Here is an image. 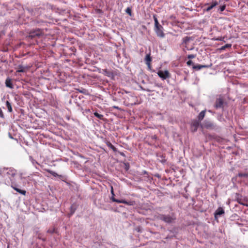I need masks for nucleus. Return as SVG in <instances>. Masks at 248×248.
Instances as JSON below:
<instances>
[{
  "instance_id": "1",
  "label": "nucleus",
  "mask_w": 248,
  "mask_h": 248,
  "mask_svg": "<svg viewBox=\"0 0 248 248\" xmlns=\"http://www.w3.org/2000/svg\"><path fill=\"white\" fill-rule=\"evenodd\" d=\"M11 181V186L15 189L17 192L23 195H25L26 191L20 189L23 181V177L22 175H16L13 178H12Z\"/></svg>"
},
{
  "instance_id": "2",
  "label": "nucleus",
  "mask_w": 248,
  "mask_h": 248,
  "mask_svg": "<svg viewBox=\"0 0 248 248\" xmlns=\"http://www.w3.org/2000/svg\"><path fill=\"white\" fill-rule=\"evenodd\" d=\"M16 175V171L12 168H0V184L2 182V177L7 176L11 180Z\"/></svg>"
},
{
  "instance_id": "3",
  "label": "nucleus",
  "mask_w": 248,
  "mask_h": 248,
  "mask_svg": "<svg viewBox=\"0 0 248 248\" xmlns=\"http://www.w3.org/2000/svg\"><path fill=\"white\" fill-rule=\"evenodd\" d=\"M155 217L157 219L160 220L168 224L173 223L176 219L175 215L173 213L168 215L158 214Z\"/></svg>"
},
{
  "instance_id": "4",
  "label": "nucleus",
  "mask_w": 248,
  "mask_h": 248,
  "mask_svg": "<svg viewBox=\"0 0 248 248\" xmlns=\"http://www.w3.org/2000/svg\"><path fill=\"white\" fill-rule=\"evenodd\" d=\"M111 194L112 195L111 199L114 202H116L117 203H123L128 205H133L134 204V202L133 201L127 202L124 200H117L115 199L114 197L115 195L114 193L112 186L111 187Z\"/></svg>"
},
{
  "instance_id": "5",
  "label": "nucleus",
  "mask_w": 248,
  "mask_h": 248,
  "mask_svg": "<svg viewBox=\"0 0 248 248\" xmlns=\"http://www.w3.org/2000/svg\"><path fill=\"white\" fill-rule=\"evenodd\" d=\"M226 104V102L224 101L222 98H218L216 99L214 106L216 109H223Z\"/></svg>"
},
{
  "instance_id": "6",
  "label": "nucleus",
  "mask_w": 248,
  "mask_h": 248,
  "mask_svg": "<svg viewBox=\"0 0 248 248\" xmlns=\"http://www.w3.org/2000/svg\"><path fill=\"white\" fill-rule=\"evenodd\" d=\"M218 4V3L217 0L213 1L211 4L208 3H205L204 6L203 10L205 12H209Z\"/></svg>"
},
{
  "instance_id": "7",
  "label": "nucleus",
  "mask_w": 248,
  "mask_h": 248,
  "mask_svg": "<svg viewBox=\"0 0 248 248\" xmlns=\"http://www.w3.org/2000/svg\"><path fill=\"white\" fill-rule=\"evenodd\" d=\"M154 30L158 37L160 38L165 37V34L163 32V27L161 25L155 27Z\"/></svg>"
},
{
  "instance_id": "8",
  "label": "nucleus",
  "mask_w": 248,
  "mask_h": 248,
  "mask_svg": "<svg viewBox=\"0 0 248 248\" xmlns=\"http://www.w3.org/2000/svg\"><path fill=\"white\" fill-rule=\"evenodd\" d=\"M158 76L163 80L166 79L170 77V73L168 70L162 71L159 70L157 72Z\"/></svg>"
},
{
  "instance_id": "9",
  "label": "nucleus",
  "mask_w": 248,
  "mask_h": 248,
  "mask_svg": "<svg viewBox=\"0 0 248 248\" xmlns=\"http://www.w3.org/2000/svg\"><path fill=\"white\" fill-rule=\"evenodd\" d=\"M225 214L224 210L222 207H218L214 213L215 219L217 220L218 218Z\"/></svg>"
},
{
  "instance_id": "10",
  "label": "nucleus",
  "mask_w": 248,
  "mask_h": 248,
  "mask_svg": "<svg viewBox=\"0 0 248 248\" xmlns=\"http://www.w3.org/2000/svg\"><path fill=\"white\" fill-rule=\"evenodd\" d=\"M42 31L40 29L32 31L30 33V36L31 38L35 37V36H40L42 35Z\"/></svg>"
},
{
  "instance_id": "11",
  "label": "nucleus",
  "mask_w": 248,
  "mask_h": 248,
  "mask_svg": "<svg viewBox=\"0 0 248 248\" xmlns=\"http://www.w3.org/2000/svg\"><path fill=\"white\" fill-rule=\"evenodd\" d=\"M199 125V123L198 121H194L192 122L191 126V130L193 132L197 131Z\"/></svg>"
},
{
  "instance_id": "12",
  "label": "nucleus",
  "mask_w": 248,
  "mask_h": 248,
  "mask_svg": "<svg viewBox=\"0 0 248 248\" xmlns=\"http://www.w3.org/2000/svg\"><path fill=\"white\" fill-rule=\"evenodd\" d=\"M5 85L7 87H8L10 89L13 88V85L12 83L11 79L8 77L5 80Z\"/></svg>"
},
{
  "instance_id": "13",
  "label": "nucleus",
  "mask_w": 248,
  "mask_h": 248,
  "mask_svg": "<svg viewBox=\"0 0 248 248\" xmlns=\"http://www.w3.org/2000/svg\"><path fill=\"white\" fill-rule=\"evenodd\" d=\"M3 108H5L4 107ZM5 108L7 109L9 112L11 113L13 112L12 105L8 101H6L5 102Z\"/></svg>"
},
{
  "instance_id": "14",
  "label": "nucleus",
  "mask_w": 248,
  "mask_h": 248,
  "mask_svg": "<svg viewBox=\"0 0 248 248\" xmlns=\"http://www.w3.org/2000/svg\"><path fill=\"white\" fill-rule=\"evenodd\" d=\"M209 67V66L207 65L197 64L196 65L193 66V68L195 70H199L203 68H208Z\"/></svg>"
},
{
  "instance_id": "15",
  "label": "nucleus",
  "mask_w": 248,
  "mask_h": 248,
  "mask_svg": "<svg viewBox=\"0 0 248 248\" xmlns=\"http://www.w3.org/2000/svg\"><path fill=\"white\" fill-rule=\"evenodd\" d=\"M191 40V38L188 36H186L183 39V42L182 43V46L184 45H188V42Z\"/></svg>"
},
{
  "instance_id": "16",
  "label": "nucleus",
  "mask_w": 248,
  "mask_h": 248,
  "mask_svg": "<svg viewBox=\"0 0 248 248\" xmlns=\"http://www.w3.org/2000/svg\"><path fill=\"white\" fill-rule=\"evenodd\" d=\"M145 61L146 63L148 65V67H150V62L151 61V58L150 57V55L149 54H147L145 57Z\"/></svg>"
},
{
  "instance_id": "17",
  "label": "nucleus",
  "mask_w": 248,
  "mask_h": 248,
  "mask_svg": "<svg viewBox=\"0 0 248 248\" xmlns=\"http://www.w3.org/2000/svg\"><path fill=\"white\" fill-rule=\"evenodd\" d=\"M206 110H202L198 116V119L199 121H202L205 116Z\"/></svg>"
},
{
  "instance_id": "18",
  "label": "nucleus",
  "mask_w": 248,
  "mask_h": 248,
  "mask_svg": "<svg viewBox=\"0 0 248 248\" xmlns=\"http://www.w3.org/2000/svg\"><path fill=\"white\" fill-rule=\"evenodd\" d=\"M103 74L105 75H106V76H108V77H110L111 76H112V73L111 72H110V71H108L107 69L103 70Z\"/></svg>"
},
{
  "instance_id": "19",
  "label": "nucleus",
  "mask_w": 248,
  "mask_h": 248,
  "mask_svg": "<svg viewBox=\"0 0 248 248\" xmlns=\"http://www.w3.org/2000/svg\"><path fill=\"white\" fill-rule=\"evenodd\" d=\"M153 18H154V21H155V27L160 25L159 24V22H158V21L157 18L156 17V15H154L153 16Z\"/></svg>"
},
{
  "instance_id": "20",
  "label": "nucleus",
  "mask_w": 248,
  "mask_h": 248,
  "mask_svg": "<svg viewBox=\"0 0 248 248\" xmlns=\"http://www.w3.org/2000/svg\"><path fill=\"white\" fill-rule=\"evenodd\" d=\"M76 210V207L75 205H72L71 206V208H70V216H71L72 215L75 211Z\"/></svg>"
},
{
  "instance_id": "21",
  "label": "nucleus",
  "mask_w": 248,
  "mask_h": 248,
  "mask_svg": "<svg viewBox=\"0 0 248 248\" xmlns=\"http://www.w3.org/2000/svg\"><path fill=\"white\" fill-rule=\"evenodd\" d=\"M140 90L143 91H147L149 92H153L154 90H151L148 88H144L141 86H140Z\"/></svg>"
},
{
  "instance_id": "22",
  "label": "nucleus",
  "mask_w": 248,
  "mask_h": 248,
  "mask_svg": "<svg viewBox=\"0 0 248 248\" xmlns=\"http://www.w3.org/2000/svg\"><path fill=\"white\" fill-rule=\"evenodd\" d=\"M231 46H232V45L231 44H226L225 46H222L221 47H220V50H224L226 48L231 47Z\"/></svg>"
},
{
  "instance_id": "23",
  "label": "nucleus",
  "mask_w": 248,
  "mask_h": 248,
  "mask_svg": "<svg viewBox=\"0 0 248 248\" xmlns=\"http://www.w3.org/2000/svg\"><path fill=\"white\" fill-rule=\"evenodd\" d=\"M94 115L97 118L100 119H103V115H102V114H99L98 113L95 112L94 113Z\"/></svg>"
},
{
  "instance_id": "24",
  "label": "nucleus",
  "mask_w": 248,
  "mask_h": 248,
  "mask_svg": "<svg viewBox=\"0 0 248 248\" xmlns=\"http://www.w3.org/2000/svg\"><path fill=\"white\" fill-rule=\"evenodd\" d=\"M25 71V68L22 66H20L17 70V72H24Z\"/></svg>"
},
{
  "instance_id": "25",
  "label": "nucleus",
  "mask_w": 248,
  "mask_h": 248,
  "mask_svg": "<svg viewBox=\"0 0 248 248\" xmlns=\"http://www.w3.org/2000/svg\"><path fill=\"white\" fill-rule=\"evenodd\" d=\"M47 171H48L50 174H51L52 175H53V176H55V177L58 176V174H57L56 172H54V171H52V170H48Z\"/></svg>"
},
{
  "instance_id": "26",
  "label": "nucleus",
  "mask_w": 248,
  "mask_h": 248,
  "mask_svg": "<svg viewBox=\"0 0 248 248\" xmlns=\"http://www.w3.org/2000/svg\"><path fill=\"white\" fill-rule=\"evenodd\" d=\"M125 12L129 16H131V9L129 7H127L125 10Z\"/></svg>"
},
{
  "instance_id": "27",
  "label": "nucleus",
  "mask_w": 248,
  "mask_h": 248,
  "mask_svg": "<svg viewBox=\"0 0 248 248\" xmlns=\"http://www.w3.org/2000/svg\"><path fill=\"white\" fill-rule=\"evenodd\" d=\"M184 47H185V50H192L193 49V47H189L188 46V45H184V46H183Z\"/></svg>"
},
{
  "instance_id": "28",
  "label": "nucleus",
  "mask_w": 248,
  "mask_h": 248,
  "mask_svg": "<svg viewBox=\"0 0 248 248\" xmlns=\"http://www.w3.org/2000/svg\"><path fill=\"white\" fill-rule=\"evenodd\" d=\"M30 158L33 165H35V164H37V162L33 159L32 157L30 156Z\"/></svg>"
},
{
  "instance_id": "29",
  "label": "nucleus",
  "mask_w": 248,
  "mask_h": 248,
  "mask_svg": "<svg viewBox=\"0 0 248 248\" xmlns=\"http://www.w3.org/2000/svg\"><path fill=\"white\" fill-rule=\"evenodd\" d=\"M213 126V124L211 123H208V124H207L205 125V127L206 128H210V127H211L212 126Z\"/></svg>"
},
{
  "instance_id": "30",
  "label": "nucleus",
  "mask_w": 248,
  "mask_h": 248,
  "mask_svg": "<svg viewBox=\"0 0 248 248\" xmlns=\"http://www.w3.org/2000/svg\"><path fill=\"white\" fill-rule=\"evenodd\" d=\"M195 57V55L193 54H190L187 56L188 59H193Z\"/></svg>"
},
{
  "instance_id": "31",
  "label": "nucleus",
  "mask_w": 248,
  "mask_h": 248,
  "mask_svg": "<svg viewBox=\"0 0 248 248\" xmlns=\"http://www.w3.org/2000/svg\"><path fill=\"white\" fill-rule=\"evenodd\" d=\"M0 117L1 118H3L4 117V114H3V113L1 108H0Z\"/></svg>"
},
{
  "instance_id": "32",
  "label": "nucleus",
  "mask_w": 248,
  "mask_h": 248,
  "mask_svg": "<svg viewBox=\"0 0 248 248\" xmlns=\"http://www.w3.org/2000/svg\"><path fill=\"white\" fill-rule=\"evenodd\" d=\"M225 6L223 5L220 7V11L221 12H223L225 10Z\"/></svg>"
},
{
  "instance_id": "33",
  "label": "nucleus",
  "mask_w": 248,
  "mask_h": 248,
  "mask_svg": "<svg viewBox=\"0 0 248 248\" xmlns=\"http://www.w3.org/2000/svg\"><path fill=\"white\" fill-rule=\"evenodd\" d=\"M124 165H125V169L126 170H128L129 169V164L128 163H125Z\"/></svg>"
},
{
  "instance_id": "34",
  "label": "nucleus",
  "mask_w": 248,
  "mask_h": 248,
  "mask_svg": "<svg viewBox=\"0 0 248 248\" xmlns=\"http://www.w3.org/2000/svg\"><path fill=\"white\" fill-rule=\"evenodd\" d=\"M193 62L191 60H189L186 63L188 65H190L191 64H192Z\"/></svg>"
},
{
  "instance_id": "35",
  "label": "nucleus",
  "mask_w": 248,
  "mask_h": 248,
  "mask_svg": "<svg viewBox=\"0 0 248 248\" xmlns=\"http://www.w3.org/2000/svg\"><path fill=\"white\" fill-rule=\"evenodd\" d=\"M155 85L156 86H157V87H160V88H161V87H162V84H159V83H156V84H155Z\"/></svg>"
},
{
  "instance_id": "36",
  "label": "nucleus",
  "mask_w": 248,
  "mask_h": 248,
  "mask_svg": "<svg viewBox=\"0 0 248 248\" xmlns=\"http://www.w3.org/2000/svg\"><path fill=\"white\" fill-rule=\"evenodd\" d=\"M54 231V230H48V232H50V233H53Z\"/></svg>"
},
{
  "instance_id": "37",
  "label": "nucleus",
  "mask_w": 248,
  "mask_h": 248,
  "mask_svg": "<svg viewBox=\"0 0 248 248\" xmlns=\"http://www.w3.org/2000/svg\"><path fill=\"white\" fill-rule=\"evenodd\" d=\"M114 108H116V109H120L118 107H117V106H114Z\"/></svg>"
},
{
  "instance_id": "38",
  "label": "nucleus",
  "mask_w": 248,
  "mask_h": 248,
  "mask_svg": "<svg viewBox=\"0 0 248 248\" xmlns=\"http://www.w3.org/2000/svg\"><path fill=\"white\" fill-rule=\"evenodd\" d=\"M217 40H219V41H221V40H222V39H220V38H218V39H217Z\"/></svg>"
},
{
  "instance_id": "39",
  "label": "nucleus",
  "mask_w": 248,
  "mask_h": 248,
  "mask_svg": "<svg viewBox=\"0 0 248 248\" xmlns=\"http://www.w3.org/2000/svg\"><path fill=\"white\" fill-rule=\"evenodd\" d=\"M208 112L210 113H213V112L211 110H208Z\"/></svg>"
}]
</instances>
